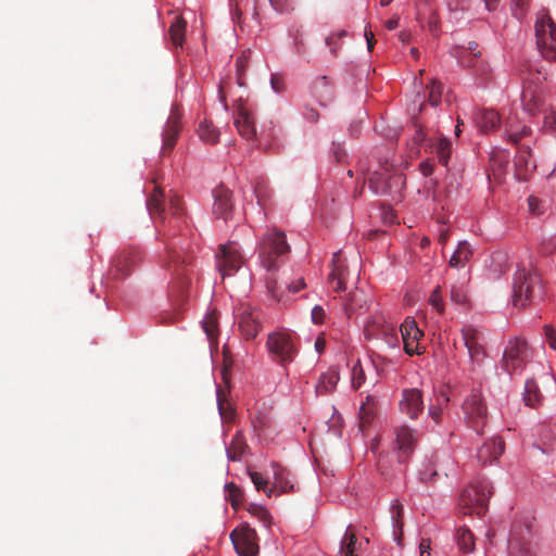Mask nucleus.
<instances>
[{"label": "nucleus", "instance_id": "f257e3e1", "mask_svg": "<svg viewBox=\"0 0 556 556\" xmlns=\"http://www.w3.org/2000/svg\"><path fill=\"white\" fill-rule=\"evenodd\" d=\"M290 247L286 235L277 229L268 230L258 243V260L267 271L276 270L281 256L287 254Z\"/></svg>", "mask_w": 556, "mask_h": 556}, {"label": "nucleus", "instance_id": "f03ea898", "mask_svg": "<svg viewBox=\"0 0 556 556\" xmlns=\"http://www.w3.org/2000/svg\"><path fill=\"white\" fill-rule=\"evenodd\" d=\"M536 46L542 56L548 61H556V24L548 14L542 10L535 20Z\"/></svg>", "mask_w": 556, "mask_h": 556}, {"label": "nucleus", "instance_id": "7ed1b4c3", "mask_svg": "<svg viewBox=\"0 0 556 556\" xmlns=\"http://www.w3.org/2000/svg\"><path fill=\"white\" fill-rule=\"evenodd\" d=\"M267 350L281 366L292 363L298 354L295 337L287 330H278L268 334Z\"/></svg>", "mask_w": 556, "mask_h": 556}, {"label": "nucleus", "instance_id": "20e7f679", "mask_svg": "<svg viewBox=\"0 0 556 556\" xmlns=\"http://www.w3.org/2000/svg\"><path fill=\"white\" fill-rule=\"evenodd\" d=\"M532 350L525 340H510L503 354L502 366L508 374H520L532 357Z\"/></svg>", "mask_w": 556, "mask_h": 556}, {"label": "nucleus", "instance_id": "39448f33", "mask_svg": "<svg viewBox=\"0 0 556 556\" xmlns=\"http://www.w3.org/2000/svg\"><path fill=\"white\" fill-rule=\"evenodd\" d=\"M521 102L525 111L530 114H543V127L546 130L556 132V112L545 105L544 98L541 92L532 87H526L521 93Z\"/></svg>", "mask_w": 556, "mask_h": 556}, {"label": "nucleus", "instance_id": "423d86ee", "mask_svg": "<svg viewBox=\"0 0 556 556\" xmlns=\"http://www.w3.org/2000/svg\"><path fill=\"white\" fill-rule=\"evenodd\" d=\"M466 422L477 432H480L486 422V407L481 392L472 390L463 403Z\"/></svg>", "mask_w": 556, "mask_h": 556}, {"label": "nucleus", "instance_id": "0eeeda50", "mask_svg": "<svg viewBox=\"0 0 556 556\" xmlns=\"http://www.w3.org/2000/svg\"><path fill=\"white\" fill-rule=\"evenodd\" d=\"M244 263L240 247L231 241L220 245L219 252L216 254V267L222 277L231 276Z\"/></svg>", "mask_w": 556, "mask_h": 556}, {"label": "nucleus", "instance_id": "6e6552de", "mask_svg": "<svg viewBox=\"0 0 556 556\" xmlns=\"http://www.w3.org/2000/svg\"><path fill=\"white\" fill-rule=\"evenodd\" d=\"M536 281V276L525 268H517L513 280L511 302L514 306L523 307L529 303Z\"/></svg>", "mask_w": 556, "mask_h": 556}, {"label": "nucleus", "instance_id": "1a4fd4ad", "mask_svg": "<svg viewBox=\"0 0 556 556\" xmlns=\"http://www.w3.org/2000/svg\"><path fill=\"white\" fill-rule=\"evenodd\" d=\"M368 185L374 193L382 195L391 193L393 189L400 190L404 185V179L400 174H392L386 166L369 175Z\"/></svg>", "mask_w": 556, "mask_h": 556}, {"label": "nucleus", "instance_id": "9d476101", "mask_svg": "<svg viewBox=\"0 0 556 556\" xmlns=\"http://www.w3.org/2000/svg\"><path fill=\"white\" fill-rule=\"evenodd\" d=\"M462 338L472 365H481L486 357L482 332L472 325L462 328Z\"/></svg>", "mask_w": 556, "mask_h": 556}, {"label": "nucleus", "instance_id": "9b49d317", "mask_svg": "<svg viewBox=\"0 0 556 556\" xmlns=\"http://www.w3.org/2000/svg\"><path fill=\"white\" fill-rule=\"evenodd\" d=\"M404 351L408 355H420L425 353L426 346L422 343L424 332L420 330L414 318L407 317L400 327Z\"/></svg>", "mask_w": 556, "mask_h": 556}, {"label": "nucleus", "instance_id": "f8f14e48", "mask_svg": "<svg viewBox=\"0 0 556 556\" xmlns=\"http://www.w3.org/2000/svg\"><path fill=\"white\" fill-rule=\"evenodd\" d=\"M493 493L491 483L485 480H477L472 482L464 492L462 502L465 505H472L478 509V514H481Z\"/></svg>", "mask_w": 556, "mask_h": 556}, {"label": "nucleus", "instance_id": "ddd939ff", "mask_svg": "<svg viewBox=\"0 0 556 556\" xmlns=\"http://www.w3.org/2000/svg\"><path fill=\"white\" fill-rule=\"evenodd\" d=\"M230 539L239 556H255L257 554L256 533L250 527L241 526L236 528L231 532Z\"/></svg>", "mask_w": 556, "mask_h": 556}, {"label": "nucleus", "instance_id": "4468645a", "mask_svg": "<svg viewBox=\"0 0 556 556\" xmlns=\"http://www.w3.org/2000/svg\"><path fill=\"white\" fill-rule=\"evenodd\" d=\"M400 409L403 414L415 419L424 410L422 393L419 389H405L400 401Z\"/></svg>", "mask_w": 556, "mask_h": 556}, {"label": "nucleus", "instance_id": "2eb2a0df", "mask_svg": "<svg viewBox=\"0 0 556 556\" xmlns=\"http://www.w3.org/2000/svg\"><path fill=\"white\" fill-rule=\"evenodd\" d=\"M394 434V448L399 452V462H404L415 446L416 434L405 426L396 428Z\"/></svg>", "mask_w": 556, "mask_h": 556}, {"label": "nucleus", "instance_id": "dca6fc26", "mask_svg": "<svg viewBox=\"0 0 556 556\" xmlns=\"http://www.w3.org/2000/svg\"><path fill=\"white\" fill-rule=\"evenodd\" d=\"M504 441L500 437L486 440L477 452L478 462L482 465L493 464L504 452Z\"/></svg>", "mask_w": 556, "mask_h": 556}, {"label": "nucleus", "instance_id": "f3484780", "mask_svg": "<svg viewBox=\"0 0 556 556\" xmlns=\"http://www.w3.org/2000/svg\"><path fill=\"white\" fill-rule=\"evenodd\" d=\"M239 329L245 339H253L261 330L260 314L252 308H243L240 313Z\"/></svg>", "mask_w": 556, "mask_h": 556}, {"label": "nucleus", "instance_id": "a211bd4d", "mask_svg": "<svg viewBox=\"0 0 556 556\" xmlns=\"http://www.w3.org/2000/svg\"><path fill=\"white\" fill-rule=\"evenodd\" d=\"M235 126L238 129L239 134L247 140H251L255 137L254 121L249 110L243 105H240L237 109V113L235 116Z\"/></svg>", "mask_w": 556, "mask_h": 556}, {"label": "nucleus", "instance_id": "6ab92c4d", "mask_svg": "<svg viewBox=\"0 0 556 556\" xmlns=\"http://www.w3.org/2000/svg\"><path fill=\"white\" fill-rule=\"evenodd\" d=\"M473 122L480 131L488 132L500 125L501 117L494 110L477 109L473 114Z\"/></svg>", "mask_w": 556, "mask_h": 556}, {"label": "nucleus", "instance_id": "aec40b11", "mask_svg": "<svg viewBox=\"0 0 556 556\" xmlns=\"http://www.w3.org/2000/svg\"><path fill=\"white\" fill-rule=\"evenodd\" d=\"M274 494L287 493L294 490V484L290 479V472L278 464L271 465Z\"/></svg>", "mask_w": 556, "mask_h": 556}, {"label": "nucleus", "instance_id": "412c9836", "mask_svg": "<svg viewBox=\"0 0 556 556\" xmlns=\"http://www.w3.org/2000/svg\"><path fill=\"white\" fill-rule=\"evenodd\" d=\"M213 213L218 218L227 219L232 207L231 192L228 189L217 188L213 192Z\"/></svg>", "mask_w": 556, "mask_h": 556}, {"label": "nucleus", "instance_id": "4be33fe9", "mask_svg": "<svg viewBox=\"0 0 556 556\" xmlns=\"http://www.w3.org/2000/svg\"><path fill=\"white\" fill-rule=\"evenodd\" d=\"M531 129L521 124L516 116H509L505 122V136L508 141L518 143L522 138L529 136Z\"/></svg>", "mask_w": 556, "mask_h": 556}, {"label": "nucleus", "instance_id": "5701e85b", "mask_svg": "<svg viewBox=\"0 0 556 556\" xmlns=\"http://www.w3.org/2000/svg\"><path fill=\"white\" fill-rule=\"evenodd\" d=\"M312 93L320 105H326L333 98V89L326 76L315 79L312 86Z\"/></svg>", "mask_w": 556, "mask_h": 556}, {"label": "nucleus", "instance_id": "b1692460", "mask_svg": "<svg viewBox=\"0 0 556 556\" xmlns=\"http://www.w3.org/2000/svg\"><path fill=\"white\" fill-rule=\"evenodd\" d=\"M329 278L334 291H342L345 289L346 271L341 263L340 252L333 254L332 270Z\"/></svg>", "mask_w": 556, "mask_h": 556}, {"label": "nucleus", "instance_id": "393cba45", "mask_svg": "<svg viewBox=\"0 0 556 556\" xmlns=\"http://www.w3.org/2000/svg\"><path fill=\"white\" fill-rule=\"evenodd\" d=\"M473 253L472 248L467 241H460L457 249L450 257L448 264L454 268H463L471 258Z\"/></svg>", "mask_w": 556, "mask_h": 556}, {"label": "nucleus", "instance_id": "a878e982", "mask_svg": "<svg viewBox=\"0 0 556 556\" xmlns=\"http://www.w3.org/2000/svg\"><path fill=\"white\" fill-rule=\"evenodd\" d=\"M339 371L331 367L323 374L316 384V392L318 394H328L332 392L339 382Z\"/></svg>", "mask_w": 556, "mask_h": 556}, {"label": "nucleus", "instance_id": "bb28decb", "mask_svg": "<svg viewBox=\"0 0 556 556\" xmlns=\"http://www.w3.org/2000/svg\"><path fill=\"white\" fill-rule=\"evenodd\" d=\"M525 404L529 407H538L543 402V394L534 379H528L523 391Z\"/></svg>", "mask_w": 556, "mask_h": 556}, {"label": "nucleus", "instance_id": "cd10ccee", "mask_svg": "<svg viewBox=\"0 0 556 556\" xmlns=\"http://www.w3.org/2000/svg\"><path fill=\"white\" fill-rule=\"evenodd\" d=\"M186 22L181 17H176L169 27V37L175 47H182L185 40Z\"/></svg>", "mask_w": 556, "mask_h": 556}, {"label": "nucleus", "instance_id": "c85d7f7f", "mask_svg": "<svg viewBox=\"0 0 556 556\" xmlns=\"http://www.w3.org/2000/svg\"><path fill=\"white\" fill-rule=\"evenodd\" d=\"M376 409V400L372 395H367L366 401L362 403L359 407V424L361 427H364L366 424L370 422L374 418Z\"/></svg>", "mask_w": 556, "mask_h": 556}, {"label": "nucleus", "instance_id": "c756f323", "mask_svg": "<svg viewBox=\"0 0 556 556\" xmlns=\"http://www.w3.org/2000/svg\"><path fill=\"white\" fill-rule=\"evenodd\" d=\"M356 544L357 540L355 534L350 530V527L346 529L344 536L341 541L340 546V555L341 556H356Z\"/></svg>", "mask_w": 556, "mask_h": 556}, {"label": "nucleus", "instance_id": "7c9ffc66", "mask_svg": "<svg viewBox=\"0 0 556 556\" xmlns=\"http://www.w3.org/2000/svg\"><path fill=\"white\" fill-rule=\"evenodd\" d=\"M459 548L465 553H470L475 548V541L472 533L466 529L460 528L456 534Z\"/></svg>", "mask_w": 556, "mask_h": 556}, {"label": "nucleus", "instance_id": "2f4dec72", "mask_svg": "<svg viewBox=\"0 0 556 556\" xmlns=\"http://www.w3.org/2000/svg\"><path fill=\"white\" fill-rule=\"evenodd\" d=\"M249 476L257 491H263L269 497L274 494V489H271L268 478H265L263 473L249 471Z\"/></svg>", "mask_w": 556, "mask_h": 556}, {"label": "nucleus", "instance_id": "473e14b6", "mask_svg": "<svg viewBox=\"0 0 556 556\" xmlns=\"http://www.w3.org/2000/svg\"><path fill=\"white\" fill-rule=\"evenodd\" d=\"M199 137L206 143H215L218 141L217 129L208 122H202L198 129Z\"/></svg>", "mask_w": 556, "mask_h": 556}, {"label": "nucleus", "instance_id": "72a5a7b5", "mask_svg": "<svg viewBox=\"0 0 556 556\" xmlns=\"http://www.w3.org/2000/svg\"><path fill=\"white\" fill-rule=\"evenodd\" d=\"M440 163L446 165L451 155V142L446 138H440L433 146Z\"/></svg>", "mask_w": 556, "mask_h": 556}, {"label": "nucleus", "instance_id": "f704fd0d", "mask_svg": "<svg viewBox=\"0 0 556 556\" xmlns=\"http://www.w3.org/2000/svg\"><path fill=\"white\" fill-rule=\"evenodd\" d=\"M365 382V369L359 361H356L351 367V386L358 389Z\"/></svg>", "mask_w": 556, "mask_h": 556}, {"label": "nucleus", "instance_id": "c9c22d12", "mask_svg": "<svg viewBox=\"0 0 556 556\" xmlns=\"http://www.w3.org/2000/svg\"><path fill=\"white\" fill-rule=\"evenodd\" d=\"M248 511L255 518H257L265 527H269L270 525V515L268 510L261 505L250 504L248 507Z\"/></svg>", "mask_w": 556, "mask_h": 556}, {"label": "nucleus", "instance_id": "e433bc0d", "mask_svg": "<svg viewBox=\"0 0 556 556\" xmlns=\"http://www.w3.org/2000/svg\"><path fill=\"white\" fill-rule=\"evenodd\" d=\"M202 327L208 340H214L217 331V319L213 314H207L202 320Z\"/></svg>", "mask_w": 556, "mask_h": 556}, {"label": "nucleus", "instance_id": "4c0bfd02", "mask_svg": "<svg viewBox=\"0 0 556 556\" xmlns=\"http://www.w3.org/2000/svg\"><path fill=\"white\" fill-rule=\"evenodd\" d=\"M226 498L231 502L233 508H236L242 501V493L235 483H227L225 485Z\"/></svg>", "mask_w": 556, "mask_h": 556}, {"label": "nucleus", "instance_id": "58836bf2", "mask_svg": "<svg viewBox=\"0 0 556 556\" xmlns=\"http://www.w3.org/2000/svg\"><path fill=\"white\" fill-rule=\"evenodd\" d=\"M429 88V102L431 105L437 106L441 101L443 93V85L440 81L432 80Z\"/></svg>", "mask_w": 556, "mask_h": 556}, {"label": "nucleus", "instance_id": "ea45409f", "mask_svg": "<svg viewBox=\"0 0 556 556\" xmlns=\"http://www.w3.org/2000/svg\"><path fill=\"white\" fill-rule=\"evenodd\" d=\"M391 515H392V525H393L394 535H396L397 531H400V532L402 531V521H401L402 507L397 500L393 501L391 504Z\"/></svg>", "mask_w": 556, "mask_h": 556}, {"label": "nucleus", "instance_id": "a19ab883", "mask_svg": "<svg viewBox=\"0 0 556 556\" xmlns=\"http://www.w3.org/2000/svg\"><path fill=\"white\" fill-rule=\"evenodd\" d=\"M383 339L390 348H399L400 341L396 334V330L393 327H387L383 330Z\"/></svg>", "mask_w": 556, "mask_h": 556}, {"label": "nucleus", "instance_id": "79ce46f5", "mask_svg": "<svg viewBox=\"0 0 556 556\" xmlns=\"http://www.w3.org/2000/svg\"><path fill=\"white\" fill-rule=\"evenodd\" d=\"M275 11L283 13L293 10L295 0H269Z\"/></svg>", "mask_w": 556, "mask_h": 556}, {"label": "nucleus", "instance_id": "37998d69", "mask_svg": "<svg viewBox=\"0 0 556 556\" xmlns=\"http://www.w3.org/2000/svg\"><path fill=\"white\" fill-rule=\"evenodd\" d=\"M430 304L437 312H443V303L440 294V288H435L429 298Z\"/></svg>", "mask_w": 556, "mask_h": 556}, {"label": "nucleus", "instance_id": "c03bdc74", "mask_svg": "<svg viewBox=\"0 0 556 556\" xmlns=\"http://www.w3.org/2000/svg\"><path fill=\"white\" fill-rule=\"evenodd\" d=\"M161 198L162 193L159 191H155L152 197L148 200L147 206L150 211V214H153L154 211H159L161 208Z\"/></svg>", "mask_w": 556, "mask_h": 556}, {"label": "nucleus", "instance_id": "a18cd8bd", "mask_svg": "<svg viewBox=\"0 0 556 556\" xmlns=\"http://www.w3.org/2000/svg\"><path fill=\"white\" fill-rule=\"evenodd\" d=\"M544 333H545L546 341H547V344L549 345V348L553 349L554 351H556L555 329L552 326L546 325L544 327Z\"/></svg>", "mask_w": 556, "mask_h": 556}, {"label": "nucleus", "instance_id": "49530a36", "mask_svg": "<svg viewBox=\"0 0 556 556\" xmlns=\"http://www.w3.org/2000/svg\"><path fill=\"white\" fill-rule=\"evenodd\" d=\"M325 309L319 306V305H316L313 307L312 309V320L314 324H323L324 320H325Z\"/></svg>", "mask_w": 556, "mask_h": 556}, {"label": "nucleus", "instance_id": "de8ad7c7", "mask_svg": "<svg viewBox=\"0 0 556 556\" xmlns=\"http://www.w3.org/2000/svg\"><path fill=\"white\" fill-rule=\"evenodd\" d=\"M513 4H514V15L517 17V18H520L523 16V12H525V5H526V0H511Z\"/></svg>", "mask_w": 556, "mask_h": 556}, {"label": "nucleus", "instance_id": "09e8293b", "mask_svg": "<svg viewBox=\"0 0 556 556\" xmlns=\"http://www.w3.org/2000/svg\"><path fill=\"white\" fill-rule=\"evenodd\" d=\"M304 117L312 123H316L319 118L318 112L313 108H305L303 111Z\"/></svg>", "mask_w": 556, "mask_h": 556}, {"label": "nucleus", "instance_id": "8fccbe9b", "mask_svg": "<svg viewBox=\"0 0 556 556\" xmlns=\"http://www.w3.org/2000/svg\"><path fill=\"white\" fill-rule=\"evenodd\" d=\"M429 416L435 421L439 422L441 419L442 407L437 405H430L428 409Z\"/></svg>", "mask_w": 556, "mask_h": 556}, {"label": "nucleus", "instance_id": "3c124183", "mask_svg": "<svg viewBox=\"0 0 556 556\" xmlns=\"http://www.w3.org/2000/svg\"><path fill=\"white\" fill-rule=\"evenodd\" d=\"M305 287V282H304V279L302 277L298 278L296 280H294L293 282H291L289 286H288V289L291 291V292H299L300 290H302L303 288Z\"/></svg>", "mask_w": 556, "mask_h": 556}, {"label": "nucleus", "instance_id": "603ef678", "mask_svg": "<svg viewBox=\"0 0 556 556\" xmlns=\"http://www.w3.org/2000/svg\"><path fill=\"white\" fill-rule=\"evenodd\" d=\"M314 349H315V351H316V353H317L318 355H320V354H323V353H324V351H325V349H326V340H325V338H324L323 336H319V337L316 339V341H315V343H314Z\"/></svg>", "mask_w": 556, "mask_h": 556}, {"label": "nucleus", "instance_id": "864d4df0", "mask_svg": "<svg viewBox=\"0 0 556 556\" xmlns=\"http://www.w3.org/2000/svg\"><path fill=\"white\" fill-rule=\"evenodd\" d=\"M430 541L422 539L419 544L420 556H430Z\"/></svg>", "mask_w": 556, "mask_h": 556}, {"label": "nucleus", "instance_id": "5fc2aeb1", "mask_svg": "<svg viewBox=\"0 0 556 556\" xmlns=\"http://www.w3.org/2000/svg\"><path fill=\"white\" fill-rule=\"evenodd\" d=\"M450 401V397L444 391H441L437 396V406L442 407L443 405H446Z\"/></svg>", "mask_w": 556, "mask_h": 556}, {"label": "nucleus", "instance_id": "6e6d98bb", "mask_svg": "<svg viewBox=\"0 0 556 556\" xmlns=\"http://www.w3.org/2000/svg\"><path fill=\"white\" fill-rule=\"evenodd\" d=\"M399 26V17L394 16L386 22V28L393 30Z\"/></svg>", "mask_w": 556, "mask_h": 556}, {"label": "nucleus", "instance_id": "4d7b16f0", "mask_svg": "<svg viewBox=\"0 0 556 556\" xmlns=\"http://www.w3.org/2000/svg\"><path fill=\"white\" fill-rule=\"evenodd\" d=\"M452 300L456 303H465V295L458 291L452 290Z\"/></svg>", "mask_w": 556, "mask_h": 556}, {"label": "nucleus", "instance_id": "13d9d810", "mask_svg": "<svg viewBox=\"0 0 556 556\" xmlns=\"http://www.w3.org/2000/svg\"><path fill=\"white\" fill-rule=\"evenodd\" d=\"M239 455H240V452H238L237 450H230V448L227 450V457L229 460H232V462L238 460Z\"/></svg>", "mask_w": 556, "mask_h": 556}, {"label": "nucleus", "instance_id": "bf43d9fd", "mask_svg": "<svg viewBox=\"0 0 556 556\" xmlns=\"http://www.w3.org/2000/svg\"><path fill=\"white\" fill-rule=\"evenodd\" d=\"M365 37H366V40H367L368 50H371L374 34L372 33H369V34L365 33Z\"/></svg>", "mask_w": 556, "mask_h": 556}, {"label": "nucleus", "instance_id": "052dcab7", "mask_svg": "<svg viewBox=\"0 0 556 556\" xmlns=\"http://www.w3.org/2000/svg\"><path fill=\"white\" fill-rule=\"evenodd\" d=\"M447 238H448V232H447V230H442V231L440 232V236H439V240H440V242H441L442 244H444V243L446 242Z\"/></svg>", "mask_w": 556, "mask_h": 556}, {"label": "nucleus", "instance_id": "680f3d73", "mask_svg": "<svg viewBox=\"0 0 556 556\" xmlns=\"http://www.w3.org/2000/svg\"><path fill=\"white\" fill-rule=\"evenodd\" d=\"M421 169H422L425 175H429L432 172L431 165L428 164V163H422L421 164Z\"/></svg>", "mask_w": 556, "mask_h": 556}, {"label": "nucleus", "instance_id": "e2e57ef3", "mask_svg": "<svg viewBox=\"0 0 556 556\" xmlns=\"http://www.w3.org/2000/svg\"><path fill=\"white\" fill-rule=\"evenodd\" d=\"M497 0H484V5L488 11H492L494 9V3Z\"/></svg>", "mask_w": 556, "mask_h": 556}, {"label": "nucleus", "instance_id": "0e129e2a", "mask_svg": "<svg viewBox=\"0 0 556 556\" xmlns=\"http://www.w3.org/2000/svg\"><path fill=\"white\" fill-rule=\"evenodd\" d=\"M255 194H256L258 204L263 206L265 204V200H264L263 195L261 194L260 189H255Z\"/></svg>", "mask_w": 556, "mask_h": 556}, {"label": "nucleus", "instance_id": "69168bd1", "mask_svg": "<svg viewBox=\"0 0 556 556\" xmlns=\"http://www.w3.org/2000/svg\"><path fill=\"white\" fill-rule=\"evenodd\" d=\"M528 202H529V206H530L531 211H532V212H534V211H535L534 205H535V203H536V198H534V197H530V198L528 199Z\"/></svg>", "mask_w": 556, "mask_h": 556}, {"label": "nucleus", "instance_id": "338daca9", "mask_svg": "<svg viewBox=\"0 0 556 556\" xmlns=\"http://www.w3.org/2000/svg\"><path fill=\"white\" fill-rule=\"evenodd\" d=\"M267 289L268 291L275 296L276 293H275V282L273 281H267Z\"/></svg>", "mask_w": 556, "mask_h": 556}, {"label": "nucleus", "instance_id": "774afa93", "mask_svg": "<svg viewBox=\"0 0 556 556\" xmlns=\"http://www.w3.org/2000/svg\"><path fill=\"white\" fill-rule=\"evenodd\" d=\"M434 475H435V472H433V473L421 472V473H420V478H421V480H424V481H429V480H430V478H431V476H434Z\"/></svg>", "mask_w": 556, "mask_h": 556}]
</instances>
